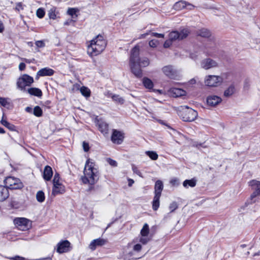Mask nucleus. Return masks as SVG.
Returning a JSON list of instances; mask_svg holds the SVG:
<instances>
[{"instance_id":"13d9d810","label":"nucleus","mask_w":260,"mask_h":260,"mask_svg":"<svg viewBox=\"0 0 260 260\" xmlns=\"http://www.w3.org/2000/svg\"><path fill=\"white\" fill-rule=\"evenodd\" d=\"M25 67H26L25 64L24 63L21 62L19 65V69L20 71H23L25 69Z\"/></svg>"},{"instance_id":"4468645a","label":"nucleus","mask_w":260,"mask_h":260,"mask_svg":"<svg viewBox=\"0 0 260 260\" xmlns=\"http://www.w3.org/2000/svg\"><path fill=\"white\" fill-rule=\"evenodd\" d=\"M249 185L254 190L250 196L251 200H253L255 197L260 194V182L253 180L249 182Z\"/></svg>"},{"instance_id":"864d4df0","label":"nucleus","mask_w":260,"mask_h":260,"mask_svg":"<svg viewBox=\"0 0 260 260\" xmlns=\"http://www.w3.org/2000/svg\"><path fill=\"white\" fill-rule=\"evenodd\" d=\"M172 41L171 39H169L167 41H166L164 44V46L165 48H168L171 45Z\"/></svg>"},{"instance_id":"49530a36","label":"nucleus","mask_w":260,"mask_h":260,"mask_svg":"<svg viewBox=\"0 0 260 260\" xmlns=\"http://www.w3.org/2000/svg\"><path fill=\"white\" fill-rule=\"evenodd\" d=\"M35 45L38 48H43L45 46V43L42 40L36 41Z\"/></svg>"},{"instance_id":"5701e85b","label":"nucleus","mask_w":260,"mask_h":260,"mask_svg":"<svg viewBox=\"0 0 260 260\" xmlns=\"http://www.w3.org/2000/svg\"><path fill=\"white\" fill-rule=\"evenodd\" d=\"M53 175V171L51 167L46 166L44 170L43 178L46 181L51 180Z\"/></svg>"},{"instance_id":"473e14b6","label":"nucleus","mask_w":260,"mask_h":260,"mask_svg":"<svg viewBox=\"0 0 260 260\" xmlns=\"http://www.w3.org/2000/svg\"><path fill=\"white\" fill-rule=\"evenodd\" d=\"M235 92V87L233 85H231L224 92V95L225 97H229Z\"/></svg>"},{"instance_id":"f257e3e1","label":"nucleus","mask_w":260,"mask_h":260,"mask_svg":"<svg viewBox=\"0 0 260 260\" xmlns=\"http://www.w3.org/2000/svg\"><path fill=\"white\" fill-rule=\"evenodd\" d=\"M139 51V47L135 46L131 51L129 58L131 71L137 77H141L142 76L141 67H145L149 64V60L147 57L140 58Z\"/></svg>"},{"instance_id":"338daca9","label":"nucleus","mask_w":260,"mask_h":260,"mask_svg":"<svg viewBox=\"0 0 260 260\" xmlns=\"http://www.w3.org/2000/svg\"><path fill=\"white\" fill-rule=\"evenodd\" d=\"M190 57H191L192 59H194V60L196 59V58L195 57L193 56V54H191L190 55Z\"/></svg>"},{"instance_id":"a878e982","label":"nucleus","mask_w":260,"mask_h":260,"mask_svg":"<svg viewBox=\"0 0 260 260\" xmlns=\"http://www.w3.org/2000/svg\"><path fill=\"white\" fill-rule=\"evenodd\" d=\"M28 92L32 95L41 97L42 95V92L41 89L36 87H31L27 90Z\"/></svg>"},{"instance_id":"bb28decb","label":"nucleus","mask_w":260,"mask_h":260,"mask_svg":"<svg viewBox=\"0 0 260 260\" xmlns=\"http://www.w3.org/2000/svg\"><path fill=\"white\" fill-rule=\"evenodd\" d=\"M196 184L197 180L194 178L190 180H185L183 182V185L185 188H188V187H193L196 185Z\"/></svg>"},{"instance_id":"c85d7f7f","label":"nucleus","mask_w":260,"mask_h":260,"mask_svg":"<svg viewBox=\"0 0 260 260\" xmlns=\"http://www.w3.org/2000/svg\"><path fill=\"white\" fill-rule=\"evenodd\" d=\"M198 35L202 37L209 38L211 36V32L207 28H202L198 32Z\"/></svg>"},{"instance_id":"f3484780","label":"nucleus","mask_w":260,"mask_h":260,"mask_svg":"<svg viewBox=\"0 0 260 260\" xmlns=\"http://www.w3.org/2000/svg\"><path fill=\"white\" fill-rule=\"evenodd\" d=\"M222 100L220 97L211 95L207 98V103L209 106L214 107L221 103Z\"/></svg>"},{"instance_id":"6ab92c4d","label":"nucleus","mask_w":260,"mask_h":260,"mask_svg":"<svg viewBox=\"0 0 260 260\" xmlns=\"http://www.w3.org/2000/svg\"><path fill=\"white\" fill-rule=\"evenodd\" d=\"M169 93L173 96L178 97L185 95L186 91L181 88L172 87L170 89Z\"/></svg>"},{"instance_id":"0e129e2a","label":"nucleus","mask_w":260,"mask_h":260,"mask_svg":"<svg viewBox=\"0 0 260 260\" xmlns=\"http://www.w3.org/2000/svg\"><path fill=\"white\" fill-rule=\"evenodd\" d=\"M146 35L147 34H143V35H142L140 38H145Z\"/></svg>"},{"instance_id":"680f3d73","label":"nucleus","mask_w":260,"mask_h":260,"mask_svg":"<svg viewBox=\"0 0 260 260\" xmlns=\"http://www.w3.org/2000/svg\"><path fill=\"white\" fill-rule=\"evenodd\" d=\"M5 131L4 129L1 127H0V134H4Z\"/></svg>"},{"instance_id":"20e7f679","label":"nucleus","mask_w":260,"mask_h":260,"mask_svg":"<svg viewBox=\"0 0 260 260\" xmlns=\"http://www.w3.org/2000/svg\"><path fill=\"white\" fill-rule=\"evenodd\" d=\"M180 116L183 121L191 122L196 119L198 116V112L186 106H181Z\"/></svg>"},{"instance_id":"e433bc0d","label":"nucleus","mask_w":260,"mask_h":260,"mask_svg":"<svg viewBox=\"0 0 260 260\" xmlns=\"http://www.w3.org/2000/svg\"><path fill=\"white\" fill-rule=\"evenodd\" d=\"M33 113L36 116L40 117L42 115L43 111L39 106H37L34 109Z\"/></svg>"},{"instance_id":"4d7b16f0","label":"nucleus","mask_w":260,"mask_h":260,"mask_svg":"<svg viewBox=\"0 0 260 260\" xmlns=\"http://www.w3.org/2000/svg\"><path fill=\"white\" fill-rule=\"evenodd\" d=\"M250 86L249 82L248 80L244 81V88L245 89H248Z\"/></svg>"},{"instance_id":"dca6fc26","label":"nucleus","mask_w":260,"mask_h":260,"mask_svg":"<svg viewBox=\"0 0 260 260\" xmlns=\"http://www.w3.org/2000/svg\"><path fill=\"white\" fill-rule=\"evenodd\" d=\"M107 243V240L102 238H98L93 240L89 245V248L92 251L95 250L97 247L105 245Z\"/></svg>"},{"instance_id":"69168bd1","label":"nucleus","mask_w":260,"mask_h":260,"mask_svg":"<svg viewBox=\"0 0 260 260\" xmlns=\"http://www.w3.org/2000/svg\"><path fill=\"white\" fill-rule=\"evenodd\" d=\"M69 24V22L68 21H66L64 22V25H67Z\"/></svg>"},{"instance_id":"2eb2a0df","label":"nucleus","mask_w":260,"mask_h":260,"mask_svg":"<svg viewBox=\"0 0 260 260\" xmlns=\"http://www.w3.org/2000/svg\"><path fill=\"white\" fill-rule=\"evenodd\" d=\"M217 65L216 61L209 58L203 60L201 63V67L205 70L215 68L217 67Z\"/></svg>"},{"instance_id":"9d476101","label":"nucleus","mask_w":260,"mask_h":260,"mask_svg":"<svg viewBox=\"0 0 260 260\" xmlns=\"http://www.w3.org/2000/svg\"><path fill=\"white\" fill-rule=\"evenodd\" d=\"M161 70L164 74L171 79H175L178 76V71L172 66H165Z\"/></svg>"},{"instance_id":"37998d69","label":"nucleus","mask_w":260,"mask_h":260,"mask_svg":"<svg viewBox=\"0 0 260 260\" xmlns=\"http://www.w3.org/2000/svg\"><path fill=\"white\" fill-rule=\"evenodd\" d=\"M178 208V204L176 202H173L170 204L169 209L171 212L174 211Z\"/></svg>"},{"instance_id":"c03bdc74","label":"nucleus","mask_w":260,"mask_h":260,"mask_svg":"<svg viewBox=\"0 0 260 260\" xmlns=\"http://www.w3.org/2000/svg\"><path fill=\"white\" fill-rule=\"evenodd\" d=\"M78 11V9L76 8H69L67 11V13L71 16H73L74 15H76L77 12Z\"/></svg>"},{"instance_id":"412c9836","label":"nucleus","mask_w":260,"mask_h":260,"mask_svg":"<svg viewBox=\"0 0 260 260\" xmlns=\"http://www.w3.org/2000/svg\"><path fill=\"white\" fill-rule=\"evenodd\" d=\"M131 244H129L127 245V249L125 250L124 254V258L126 260H130L131 259H137V257L136 256V252L133 249L129 250V248H131Z\"/></svg>"},{"instance_id":"39448f33","label":"nucleus","mask_w":260,"mask_h":260,"mask_svg":"<svg viewBox=\"0 0 260 260\" xmlns=\"http://www.w3.org/2000/svg\"><path fill=\"white\" fill-rule=\"evenodd\" d=\"M13 222L18 230L22 231L28 230L31 227V221L24 217L15 218Z\"/></svg>"},{"instance_id":"774afa93","label":"nucleus","mask_w":260,"mask_h":260,"mask_svg":"<svg viewBox=\"0 0 260 260\" xmlns=\"http://www.w3.org/2000/svg\"><path fill=\"white\" fill-rule=\"evenodd\" d=\"M110 225H111V223L108 224V225H107L105 230H106L108 228H109L110 226Z\"/></svg>"},{"instance_id":"f03ea898","label":"nucleus","mask_w":260,"mask_h":260,"mask_svg":"<svg viewBox=\"0 0 260 260\" xmlns=\"http://www.w3.org/2000/svg\"><path fill=\"white\" fill-rule=\"evenodd\" d=\"M106 42L103 37L98 35L90 41L87 47V53L90 56H96L105 49Z\"/></svg>"},{"instance_id":"9b49d317","label":"nucleus","mask_w":260,"mask_h":260,"mask_svg":"<svg viewBox=\"0 0 260 260\" xmlns=\"http://www.w3.org/2000/svg\"><path fill=\"white\" fill-rule=\"evenodd\" d=\"M124 133L121 131L116 129H113V133L111 136L112 142L116 144H121L124 139Z\"/></svg>"},{"instance_id":"052dcab7","label":"nucleus","mask_w":260,"mask_h":260,"mask_svg":"<svg viewBox=\"0 0 260 260\" xmlns=\"http://www.w3.org/2000/svg\"><path fill=\"white\" fill-rule=\"evenodd\" d=\"M4 30V26L1 21H0V32H2Z\"/></svg>"},{"instance_id":"c9c22d12","label":"nucleus","mask_w":260,"mask_h":260,"mask_svg":"<svg viewBox=\"0 0 260 260\" xmlns=\"http://www.w3.org/2000/svg\"><path fill=\"white\" fill-rule=\"evenodd\" d=\"M146 154L149 156L152 160H155L158 158V154L156 152L153 151H147L145 152Z\"/></svg>"},{"instance_id":"4c0bfd02","label":"nucleus","mask_w":260,"mask_h":260,"mask_svg":"<svg viewBox=\"0 0 260 260\" xmlns=\"http://www.w3.org/2000/svg\"><path fill=\"white\" fill-rule=\"evenodd\" d=\"M0 104L4 107H8L10 106L9 99L0 97Z\"/></svg>"},{"instance_id":"f8f14e48","label":"nucleus","mask_w":260,"mask_h":260,"mask_svg":"<svg viewBox=\"0 0 260 260\" xmlns=\"http://www.w3.org/2000/svg\"><path fill=\"white\" fill-rule=\"evenodd\" d=\"M95 122L96 126L98 127L99 130L103 134L106 135L108 133L109 125L103 119L95 118Z\"/></svg>"},{"instance_id":"a211bd4d","label":"nucleus","mask_w":260,"mask_h":260,"mask_svg":"<svg viewBox=\"0 0 260 260\" xmlns=\"http://www.w3.org/2000/svg\"><path fill=\"white\" fill-rule=\"evenodd\" d=\"M54 71L49 68H44L40 70L37 73L36 78L41 76H51L54 74Z\"/></svg>"},{"instance_id":"b1692460","label":"nucleus","mask_w":260,"mask_h":260,"mask_svg":"<svg viewBox=\"0 0 260 260\" xmlns=\"http://www.w3.org/2000/svg\"><path fill=\"white\" fill-rule=\"evenodd\" d=\"M163 188L162 182L160 180L156 181L154 186V195L161 196Z\"/></svg>"},{"instance_id":"393cba45","label":"nucleus","mask_w":260,"mask_h":260,"mask_svg":"<svg viewBox=\"0 0 260 260\" xmlns=\"http://www.w3.org/2000/svg\"><path fill=\"white\" fill-rule=\"evenodd\" d=\"M9 195L8 189L5 186L0 185V202H3L7 199Z\"/></svg>"},{"instance_id":"603ef678","label":"nucleus","mask_w":260,"mask_h":260,"mask_svg":"<svg viewBox=\"0 0 260 260\" xmlns=\"http://www.w3.org/2000/svg\"><path fill=\"white\" fill-rule=\"evenodd\" d=\"M132 170L134 172V173L137 174L138 175H140L141 172L138 170L137 166H136L135 165H132Z\"/></svg>"},{"instance_id":"de8ad7c7","label":"nucleus","mask_w":260,"mask_h":260,"mask_svg":"<svg viewBox=\"0 0 260 260\" xmlns=\"http://www.w3.org/2000/svg\"><path fill=\"white\" fill-rule=\"evenodd\" d=\"M158 44V41L156 40H152L149 42V45L151 47L155 48Z\"/></svg>"},{"instance_id":"423d86ee","label":"nucleus","mask_w":260,"mask_h":260,"mask_svg":"<svg viewBox=\"0 0 260 260\" xmlns=\"http://www.w3.org/2000/svg\"><path fill=\"white\" fill-rule=\"evenodd\" d=\"M5 187L10 189H17L21 188L23 186L20 180L17 178L9 176L4 180Z\"/></svg>"},{"instance_id":"8fccbe9b","label":"nucleus","mask_w":260,"mask_h":260,"mask_svg":"<svg viewBox=\"0 0 260 260\" xmlns=\"http://www.w3.org/2000/svg\"><path fill=\"white\" fill-rule=\"evenodd\" d=\"M107 162L111 166H113V167H116L117 166V162L111 159V158H108L107 159Z\"/></svg>"},{"instance_id":"09e8293b","label":"nucleus","mask_w":260,"mask_h":260,"mask_svg":"<svg viewBox=\"0 0 260 260\" xmlns=\"http://www.w3.org/2000/svg\"><path fill=\"white\" fill-rule=\"evenodd\" d=\"M150 240V239L147 237H142L140 239V242L143 244H146Z\"/></svg>"},{"instance_id":"7c9ffc66","label":"nucleus","mask_w":260,"mask_h":260,"mask_svg":"<svg viewBox=\"0 0 260 260\" xmlns=\"http://www.w3.org/2000/svg\"><path fill=\"white\" fill-rule=\"evenodd\" d=\"M143 83L144 86L148 89H152L153 87L152 81L149 78L145 77L143 79Z\"/></svg>"},{"instance_id":"ddd939ff","label":"nucleus","mask_w":260,"mask_h":260,"mask_svg":"<svg viewBox=\"0 0 260 260\" xmlns=\"http://www.w3.org/2000/svg\"><path fill=\"white\" fill-rule=\"evenodd\" d=\"M70 243L68 240H63L56 245V251L59 253L67 252L69 250Z\"/></svg>"},{"instance_id":"ea45409f","label":"nucleus","mask_w":260,"mask_h":260,"mask_svg":"<svg viewBox=\"0 0 260 260\" xmlns=\"http://www.w3.org/2000/svg\"><path fill=\"white\" fill-rule=\"evenodd\" d=\"M60 177L58 173H56L54 174L53 179V185H59V184H61L60 182Z\"/></svg>"},{"instance_id":"79ce46f5","label":"nucleus","mask_w":260,"mask_h":260,"mask_svg":"<svg viewBox=\"0 0 260 260\" xmlns=\"http://www.w3.org/2000/svg\"><path fill=\"white\" fill-rule=\"evenodd\" d=\"M45 11L43 8H39L36 12L37 16L39 18H42L45 15Z\"/></svg>"},{"instance_id":"58836bf2","label":"nucleus","mask_w":260,"mask_h":260,"mask_svg":"<svg viewBox=\"0 0 260 260\" xmlns=\"http://www.w3.org/2000/svg\"><path fill=\"white\" fill-rule=\"evenodd\" d=\"M48 15L50 19H55L56 18L55 9L54 8H51L48 11Z\"/></svg>"},{"instance_id":"f704fd0d","label":"nucleus","mask_w":260,"mask_h":260,"mask_svg":"<svg viewBox=\"0 0 260 260\" xmlns=\"http://www.w3.org/2000/svg\"><path fill=\"white\" fill-rule=\"evenodd\" d=\"M80 92L81 94L85 97L88 98L90 96V89L85 86H82L80 88Z\"/></svg>"},{"instance_id":"2f4dec72","label":"nucleus","mask_w":260,"mask_h":260,"mask_svg":"<svg viewBox=\"0 0 260 260\" xmlns=\"http://www.w3.org/2000/svg\"><path fill=\"white\" fill-rule=\"evenodd\" d=\"M149 233V228L147 223H145L141 230V235L142 237H147Z\"/></svg>"},{"instance_id":"7ed1b4c3","label":"nucleus","mask_w":260,"mask_h":260,"mask_svg":"<svg viewBox=\"0 0 260 260\" xmlns=\"http://www.w3.org/2000/svg\"><path fill=\"white\" fill-rule=\"evenodd\" d=\"M97 170L94 168L93 162L88 159L86 162L84 170V176L82 177V181L85 184L93 185L98 180Z\"/></svg>"},{"instance_id":"4be33fe9","label":"nucleus","mask_w":260,"mask_h":260,"mask_svg":"<svg viewBox=\"0 0 260 260\" xmlns=\"http://www.w3.org/2000/svg\"><path fill=\"white\" fill-rule=\"evenodd\" d=\"M65 192V187L62 184H59V185H53L52 194L53 196L59 194H62Z\"/></svg>"},{"instance_id":"a19ab883","label":"nucleus","mask_w":260,"mask_h":260,"mask_svg":"<svg viewBox=\"0 0 260 260\" xmlns=\"http://www.w3.org/2000/svg\"><path fill=\"white\" fill-rule=\"evenodd\" d=\"M111 98L113 101L118 103L123 104L124 103V99L120 97L119 95L114 94L113 95L111 96Z\"/></svg>"},{"instance_id":"6e6d98bb","label":"nucleus","mask_w":260,"mask_h":260,"mask_svg":"<svg viewBox=\"0 0 260 260\" xmlns=\"http://www.w3.org/2000/svg\"><path fill=\"white\" fill-rule=\"evenodd\" d=\"M151 35L153 37H157V38H164V35L162 34H158V33H157V32H152L151 34Z\"/></svg>"},{"instance_id":"aec40b11","label":"nucleus","mask_w":260,"mask_h":260,"mask_svg":"<svg viewBox=\"0 0 260 260\" xmlns=\"http://www.w3.org/2000/svg\"><path fill=\"white\" fill-rule=\"evenodd\" d=\"M174 7V9L177 10H180L187 7H189L188 9L189 10H192L194 8V6L192 5L182 1L176 3Z\"/></svg>"},{"instance_id":"3c124183","label":"nucleus","mask_w":260,"mask_h":260,"mask_svg":"<svg viewBox=\"0 0 260 260\" xmlns=\"http://www.w3.org/2000/svg\"><path fill=\"white\" fill-rule=\"evenodd\" d=\"M170 183L173 186H178L179 184V179L175 178L171 180Z\"/></svg>"},{"instance_id":"0eeeda50","label":"nucleus","mask_w":260,"mask_h":260,"mask_svg":"<svg viewBox=\"0 0 260 260\" xmlns=\"http://www.w3.org/2000/svg\"><path fill=\"white\" fill-rule=\"evenodd\" d=\"M34 81L32 77L27 74H23L18 79L17 86L20 90H24L26 86H30Z\"/></svg>"},{"instance_id":"6e6552de","label":"nucleus","mask_w":260,"mask_h":260,"mask_svg":"<svg viewBox=\"0 0 260 260\" xmlns=\"http://www.w3.org/2000/svg\"><path fill=\"white\" fill-rule=\"evenodd\" d=\"M223 78L220 76L208 75L205 77L204 83L205 85L210 87H217L222 84Z\"/></svg>"},{"instance_id":"5fc2aeb1","label":"nucleus","mask_w":260,"mask_h":260,"mask_svg":"<svg viewBox=\"0 0 260 260\" xmlns=\"http://www.w3.org/2000/svg\"><path fill=\"white\" fill-rule=\"evenodd\" d=\"M83 148L84 151L87 152L89 149L88 143L84 141L83 142Z\"/></svg>"},{"instance_id":"bf43d9fd","label":"nucleus","mask_w":260,"mask_h":260,"mask_svg":"<svg viewBox=\"0 0 260 260\" xmlns=\"http://www.w3.org/2000/svg\"><path fill=\"white\" fill-rule=\"evenodd\" d=\"M128 185L129 186H132V185L134 183V180H133L132 179H130V178L128 179Z\"/></svg>"},{"instance_id":"cd10ccee","label":"nucleus","mask_w":260,"mask_h":260,"mask_svg":"<svg viewBox=\"0 0 260 260\" xmlns=\"http://www.w3.org/2000/svg\"><path fill=\"white\" fill-rule=\"evenodd\" d=\"M161 196L154 195L152 201V209L154 211H156L159 207V199Z\"/></svg>"},{"instance_id":"a18cd8bd","label":"nucleus","mask_w":260,"mask_h":260,"mask_svg":"<svg viewBox=\"0 0 260 260\" xmlns=\"http://www.w3.org/2000/svg\"><path fill=\"white\" fill-rule=\"evenodd\" d=\"M132 249L135 252L138 253L141 250L142 246L140 244H136L133 246Z\"/></svg>"},{"instance_id":"1a4fd4ad","label":"nucleus","mask_w":260,"mask_h":260,"mask_svg":"<svg viewBox=\"0 0 260 260\" xmlns=\"http://www.w3.org/2000/svg\"><path fill=\"white\" fill-rule=\"evenodd\" d=\"M189 34V31L187 28H184L180 32L173 31L169 34V39L172 41L182 40L187 37Z\"/></svg>"},{"instance_id":"72a5a7b5","label":"nucleus","mask_w":260,"mask_h":260,"mask_svg":"<svg viewBox=\"0 0 260 260\" xmlns=\"http://www.w3.org/2000/svg\"><path fill=\"white\" fill-rule=\"evenodd\" d=\"M36 199L39 202H43L45 199V196L44 192L41 190L38 191L36 194Z\"/></svg>"},{"instance_id":"c756f323","label":"nucleus","mask_w":260,"mask_h":260,"mask_svg":"<svg viewBox=\"0 0 260 260\" xmlns=\"http://www.w3.org/2000/svg\"><path fill=\"white\" fill-rule=\"evenodd\" d=\"M1 123L2 125L5 126L11 131H15L16 129L15 125L7 121L6 119L4 118V117H3L1 121Z\"/></svg>"},{"instance_id":"e2e57ef3","label":"nucleus","mask_w":260,"mask_h":260,"mask_svg":"<svg viewBox=\"0 0 260 260\" xmlns=\"http://www.w3.org/2000/svg\"><path fill=\"white\" fill-rule=\"evenodd\" d=\"M31 108L28 107H26L25 109L26 111H27L28 112H29L31 111Z\"/></svg>"}]
</instances>
